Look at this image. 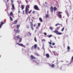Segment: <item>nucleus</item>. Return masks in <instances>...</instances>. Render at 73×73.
I'll return each mask as SVG.
<instances>
[{
    "mask_svg": "<svg viewBox=\"0 0 73 73\" xmlns=\"http://www.w3.org/2000/svg\"><path fill=\"white\" fill-rule=\"evenodd\" d=\"M15 40H18V39H19L20 40H19V42H21V40H22V38H20L19 35L15 36Z\"/></svg>",
    "mask_w": 73,
    "mask_h": 73,
    "instance_id": "obj_1",
    "label": "nucleus"
},
{
    "mask_svg": "<svg viewBox=\"0 0 73 73\" xmlns=\"http://www.w3.org/2000/svg\"><path fill=\"white\" fill-rule=\"evenodd\" d=\"M58 14L57 16H58V18H62V16L61 15V13H62V12H57Z\"/></svg>",
    "mask_w": 73,
    "mask_h": 73,
    "instance_id": "obj_2",
    "label": "nucleus"
},
{
    "mask_svg": "<svg viewBox=\"0 0 73 73\" xmlns=\"http://www.w3.org/2000/svg\"><path fill=\"white\" fill-rule=\"evenodd\" d=\"M29 5H27L25 10V12L26 13H27L29 11Z\"/></svg>",
    "mask_w": 73,
    "mask_h": 73,
    "instance_id": "obj_3",
    "label": "nucleus"
},
{
    "mask_svg": "<svg viewBox=\"0 0 73 73\" xmlns=\"http://www.w3.org/2000/svg\"><path fill=\"white\" fill-rule=\"evenodd\" d=\"M34 8L35 9V10H37V11H40V9L39 8H38V6L37 5H35Z\"/></svg>",
    "mask_w": 73,
    "mask_h": 73,
    "instance_id": "obj_4",
    "label": "nucleus"
},
{
    "mask_svg": "<svg viewBox=\"0 0 73 73\" xmlns=\"http://www.w3.org/2000/svg\"><path fill=\"white\" fill-rule=\"evenodd\" d=\"M54 33H56L57 35H62V33L58 32V31H56L53 32Z\"/></svg>",
    "mask_w": 73,
    "mask_h": 73,
    "instance_id": "obj_5",
    "label": "nucleus"
},
{
    "mask_svg": "<svg viewBox=\"0 0 73 73\" xmlns=\"http://www.w3.org/2000/svg\"><path fill=\"white\" fill-rule=\"evenodd\" d=\"M37 44H35L34 46H33L32 47H31V49H33V47H34V49H36V48H37Z\"/></svg>",
    "mask_w": 73,
    "mask_h": 73,
    "instance_id": "obj_6",
    "label": "nucleus"
},
{
    "mask_svg": "<svg viewBox=\"0 0 73 73\" xmlns=\"http://www.w3.org/2000/svg\"><path fill=\"white\" fill-rule=\"evenodd\" d=\"M17 44H18V45H19L20 46H21L22 47H24V48H25V46L22 44H20L18 43H17Z\"/></svg>",
    "mask_w": 73,
    "mask_h": 73,
    "instance_id": "obj_7",
    "label": "nucleus"
},
{
    "mask_svg": "<svg viewBox=\"0 0 73 73\" xmlns=\"http://www.w3.org/2000/svg\"><path fill=\"white\" fill-rule=\"evenodd\" d=\"M14 32H15L16 33H19V32H20V30L19 29H17L16 30V29H14Z\"/></svg>",
    "mask_w": 73,
    "mask_h": 73,
    "instance_id": "obj_8",
    "label": "nucleus"
},
{
    "mask_svg": "<svg viewBox=\"0 0 73 73\" xmlns=\"http://www.w3.org/2000/svg\"><path fill=\"white\" fill-rule=\"evenodd\" d=\"M54 56H58V54L56 52V51H52Z\"/></svg>",
    "mask_w": 73,
    "mask_h": 73,
    "instance_id": "obj_9",
    "label": "nucleus"
},
{
    "mask_svg": "<svg viewBox=\"0 0 73 73\" xmlns=\"http://www.w3.org/2000/svg\"><path fill=\"white\" fill-rule=\"evenodd\" d=\"M50 11L52 13L53 12V6H51L50 8Z\"/></svg>",
    "mask_w": 73,
    "mask_h": 73,
    "instance_id": "obj_10",
    "label": "nucleus"
},
{
    "mask_svg": "<svg viewBox=\"0 0 73 73\" xmlns=\"http://www.w3.org/2000/svg\"><path fill=\"white\" fill-rule=\"evenodd\" d=\"M17 23V20H16L15 21L13 22L12 23L13 24H16Z\"/></svg>",
    "mask_w": 73,
    "mask_h": 73,
    "instance_id": "obj_11",
    "label": "nucleus"
},
{
    "mask_svg": "<svg viewBox=\"0 0 73 73\" xmlns=\"http://www.w3.org/2000/svg\"><path fill=\"white\" fill-rule=\"evenodd\" d=\"M10 15L11 16H12V17H14V16H13V12H11L10 13Z\"/></svg>",
    "mask_w": 73,
    "mask_h": 73,
    "instance_id": "obj_12",
    "label": "nucleus"
},
{
    "mask_svg": "<svg viewBox=\"0 0 73 73\" xmlns=\"http://www.w3.org/2000/svg\"><path fill=\"white\" fill-rule=\"evenodd\" d=\"M31 58H32V59H36V58L34 56L32 55H31L30 56Z\"/></svg>",
    "mask_w": 73,
    "mask_h": 73,
    "instance_id": "obj_13",
    "label": "nucleus"
},
{
    "mask_svg": "<svg viewBox=\"0 0 73 73\" xmlns=\"http://www.w3.org/2000/svg\"><path fill=\"white\" fill-rule=\"evenodd\" d=\"M24 7H25V6H24V5H21V8L22 10H23V9H24Z\"/></svg>",
    "mask_w": 73,
    "mask_h": 73,
    "instance_id": "obj_14",
    "label": "nucleus"
},
{
    "mask_svg": "<svg viewBox=\"0 0 73 73\" xmlns=\"http://www.w3.org/2000/svg\"><path fill=\"white\" fill-rule=\"evenodd\" d=\"M15 6L14 4H13L12 5V8H11V9L13 10V9H15Z\"/></svg>",
    "mask_w": 73,
    "mask_h": 73,
    "instance_id": "obj_15",
    "label": "nucleus"
},
{
    "mask_svg": "<svg viewBox=\"0 0 73 73\" xmlns=\"http://www.w3.org/2000/svg\"><path fill=\"white\" fill-rule=\"evenodd\" d=\"M46 56L47 58H48L49 57V55L48 54H46Z\"/></svg>",
    "mask_w": 73,
    "mask_h": 73,
    "instance_id": "obj_16",
    "label": "nucleus"
},
{
    "mask_svg": "<svg viewBox=\"0 0 73 73\" xmlns=\"http://www.w3.org/2000/svg\"><path fill=\"white\" fill-rule=\"evenodd\" d=\"M39 20L40 22H42V21H43L42 20V18H39Z\"/></svg>",
    "mask_w": 73,
    "mask_h": 73,
    "instance_id": "obj_17",
    "label": "nucleus"
},
{
    "mask_svg": "<svg viewBox=\"0 0 73 73\" xmlns=\"http://www.w3.org/2000/svg\"><path fill=\"white\" fill-rule=\"evenodd\" d=\"M9 18L10 19V20L11 21H13V18L11 17H9Z\"/></svg>",
    "mask_w": 73,
    "mask_h": 73,
    "instance_id": "obj_18",
    "label": "nucleus"
},
{
    "mask_svg": "<svg viewBox=\"0 0 73 73\" xmlns=\"http://www.w3.org/2000/svg\"><path fill=\"white\" fill-rule=\"evenodd\" d=\"M17 29H19V27H20V25H16Z\"/></svg>",
    "mask_w": 73,
    "mask_h": 73,
    "instance_id": "obj_19",
    "label": "nucleus"
},
{
    "mask_svg": "<svg viewBox=\"0 0 73 73\" xmlns=\"http://www.w3.org/2000/svg\"><path fill=\"white\" fill-rule=\"evenodd\" d=\"M51 66L52 68H53L55 66V65H54V64H52L51 65Z\"/></svg>",
    "mask_w": 73,
    "mask_h": 73,
    "instance_id": "obj_20",
    "label": "nucleus"
},
{
    "mask_svg": "<svg viewBox=\"0 0 73 73\" xmlns=\"http://www.w3.org/2000/svg\"><path fill=\"white\" fill-rule=\"evenodd\" d=\"M31 27H33V22H30Z\"/></svg>",
    "mask_w": 73,
    "mask_h": 73,
    "instance_id": "obj_21",
    "label": "nucleus"
},
{
    "mask_svg": "<svg viewBox=\"0 0 73 73\" xmlns=\"http://www.w3.org/2000/svg\"><path fill=\"white\" fill-rule=\"evenodd\" d=\"M60 26L57 27L56 28V29L57 30H58V29H60Z\"/></svg>",
    "mask_w": 73,
    "mask_h": 73,
    "instance_id": "obj_22",
    "label": "nucleus"
},
{
    "mask_svg": "<svg viewBox=\"0 0 73 73\" xmlns=\"http://www.w3.org/2000/svg\"><path fill=\"white\" fill-rule=\"evenodd\" d=\"M57 8H56V7H54V11H56V10H57Z\"/></svg>",
    "mask_w": 73,
    "mask_h": 73,
    "instance_id": "obj_23",
    "label": "nucleus"
},
{
    "mask_svg": "<svg viewBox=\"0 0 73 73\" xmlns=\"http://www.w3.org/2000/svg\"><path fill=\"white\" fill-rule=\"evenodd\" d=\"M34 40L35 42H37V39H36V37H35L34 38Z\"/></svg>",
    "mask_w": 73,
    "mask_h": 73,
    "instance_id": "obj_24",
    "label": "nucleus"
},
{
    "mask_svg": "<svg viewBox=\"0 0 73 73\" xmlns=\"http://www.w3.org/2000/svg\"><path fill=\"white\" fill-rule=\"evenodd\" d=\"M40 60H38L37 62H35V63H36V64H37V63H40Z\"/></svg>",
    "mask_w": 73,
    "mask_h": 73,
    "instance_id": "obj_25",
    "label": "nucleus"
},
{
    "mask_svg": "<svg viewBox=\"0 0 73 73\" xmlns=\"http://www.w3.org/2000/svg\"><path fill=\"white\" fill-rule=\"evenodd\" d=\"M48 16H49L48 15H46L45 16L46 19L48 17Z\"/></svg>",
    "mask_w": 73,
    "mask_h": 73,
    "instance_id": "obj_26",
    "label": "nucleus"
},
{
    "mask_svg": "<svg viewBox=\"0 0 73 73\" xmlns=\"http://www.w3.org/2000/svg\"><path fill=\"white\" fill-rule=\"evenodd\" d=\"M50 29H51V30H53V28L52 27L50 26Z\"/></svg>",
    "mask_w": 73,
    "mask_h": 73,
    "instance_id": "obj_27",
    "label": "nucleus"
},
{
    "mask_svg": "<svg viewBox=\"0 0 73 73\" xmlns=\"http://www.w3.org/2000/svg\"><path fill=\"white\" fill-rule=\"evenodd\" d=\"M35 54H36V56H40V55L38 54H36V53H35Z\"/></svg>",
    "mask_w": 73,
    "mask_h": 73,
    "instance_id": "obj_28",
    "label": "nucleus"
},
{
    "mask_svg": "<svg viewBox=\"0 0 73 73\" xmlns=\"http://www.w3.org/2000/svg\"><path fill=\"white\" fill-rule=\"evenodd\" d=\"M0 24H1L0 25H1L2 26L4 24V22H0Z\"/></svg>",
    "mask_w": 73,
    "mask_h": 73,
    "instance_id": "obj_29",
    "label": "nucleus"
},
{
    "mask_svg": "<svg viewBox=\"0 0 73 73\" xmlns=\"http://www.w3.org/2000/svg\"><path fill=\"white\" fill-rule=\"evenodd\" d=\"M64 28H65V27H64L63 28H62V29L61 30V31H62V32L63 31H64Z\"/></svg>",
    "mask_w": 73,
    "mask_h": 73,
    "instance_id": "obj_30",
    "label": "nucleus"
},
{
    "mask_svg": "<svg viewBox=\"0 0 73 73\" xmlns=\"http://www.w3.org/2000/svg\"><path fill=\"white\" fill-rule=\"evenodd\" d=\"M52 35H49L48 36V37H49V38L50 37H52Z\"/></svg>",
    "mask_w": 73,
    "mask_h": 73,
    "instance_id": "obj_31",
    "label": "nucleus"
},
{
    "mask_svg": "<svg viewBox=\"0 0 73 73\" xmlns=\"http://www.w3.org/2000/svg\"><path fill=\"white\" fill-rule=\"evenodd\" d=\"M73 62V60L72 59H71L70 60V64H71L72 62Z\"/></svg>",
    "mask_w": 73,
    "mask_h": 73,
    "instance_id": "obj_32",
    "label": "nucleus"
},
{
    "mask_svg": "<svg viewBox=\"0 0 73 73\" xmlns=\"http://www.w3.org/2000/svg\"><path fill=\"white\" fill-rule=\"evenodd\" d=\"M31 29H32L33 31V26H31Z\"/></svg>",
    "mask_w": 73,
    "mask_h": 73,
    "instance_id": "obj_33",
    "label": "nucleus"
},
{
    "mask_svg": "<svg viewBox=\"0 0 73 73\" xmlns=\"http://www.w3.org/2000/svg\"><path fill=\"white\" fill-rule=\"evenodd\" d=\"M67 49H68V50H69V49H70V47H69V46H68Z\"/></svg>",
    "mask_w": 73,
    "mask_h": 73,
    "instance_id": "obj_34",
    "label": "nucleus"
},
{
    "mask_svg": "<svg viewBox=\"0 0 73 73\" xmlns=\"http://www.w3.org/2000/svg\"><path fill=\"white\" fill-rule=\"evenodd\" d=\"M44 34L45 36H46V35H47V34H46V33H44Z\"/></svg>",
    "mask_w": 73,
    "mask_h": 73,
    "instance_id": "obj_35",
    "label": "nucleus"
},
{
    "mask_svg": "<svg viewBox=\"0 0 73 73\" xmlns=\"http://www.w3.org/2000/svg\"><path fill=\"white\" fill-rule=\"evenodd\" d=\"M42 41H45V40L44 39H42Z\"/></svg>",
    "mask_w": 73,
    "mask_h": 73,
    "instance_id": "obj_36",
    "label": "nucleus"
},
{
    "mask_svg": "<svg viewBox=\"0 0 73 73\" xmlns=\"http://www.w3.org/2000/svg\"><path fill=\"white\" fill-rule=\"evenodd\" d=\"M38 27H40V23H38Z\"/></svg>",
    "mask_w": 73,
    "mask_h": 73,
    "instance_id": "obj_37",
    "label": "nucleus"
},
{
    "mask_svg": "<svg viewBox=\"0 0 73 73\" xmlns=\"http://www.w3.org/2000/svg\"><path fill=\"white\" fill-rule=\"evenodd\" d=\"M31 12H32V10H30L29 12V13L30 14L31 13Z\"/></svg>",
    "mask_w": 73,
    "mask_h": 73,
    "instance_id": "obj_38",
    "label": "nucleus"
},
{
    "mask_svg": "<svg viewBox=\"0 0 73 73\" xmlns=\"http://www.w3.org/2000/svg\"><path fill=\"white\" fill-rule=\"evenodd\" d=\"M52 45H55V43H52Z\"/></svg>",
    "mask_w": 73,
    "mask_h": 73,
    "instance_id": "obj_39",
    "label": "nucleus"
},
{
    "mask_svg": "<svg viewBox=\"0 0 73 73\" xmlns=\"http://www.w3.org/2000/svg\"><path fill=\"white\" fill-rule=\"evenodd\" d=\"M59 25V23H57L55 25V26H57V25Z\"/></svg>",
    "mask_w": 73,
    "mask_h": 73,
    "instance_id": "obj_40",
    "label": "nucleus"
},
{
    "mask_svg": "<svg viewBox=\"0 0 73 73\" xmlns=\"http://www.w3.org/2000/svg\"><path fill=\"white\" fill-rule=\"evenodd\" d=\"M50 48H53V47L52 45H50Z\"/></svg>",
    "mask_w": 73,
    "mask_h": 73,
    "instance_id": "obj_41",
    "label": "nucleus"
},
{
    "mask_svg": "<svg viewBox=\"0 0 73 73\" xmlns=\"http://www.w3.org/2000/svg\"><path fill=\"white\" fill-rule=\"evenodd\" d=\"M48 43H49V44H50V45H51V44H52V43L51 42H48Z\"/></svg>",
    "mask_w": 73,
    "mask_h": 73,
    "instance_id": "obj_42",
    "label": "nucleus"
},
{
    "mask_svg": "<svg viewBox=\"0 0 73 73\" xmlns=\"http://www.w3.org/2000/svg\"><path fill=\"white\" fill-rule=\"evenodd\" d=\"M35 13V11H33L32 13H33V14H34Z\"/></svg>",
    "mask_w": 73,
    "mask_h": 73,
    "instance_id": "obj_43",
    "label": "nucleus"
},
{
    "mask_svg": "<svg viewBox=\"0 0 73 73\" xmlns=\"http://www.w3.org/2000/svg\"><path fill=\"white\" fill-rule=\"evenodd\" d=\"M18 13H20V9H19Z\"/></svg>",
    "mask_w": 73,
    "mask_h": 73,
    "instance_id": "obj_44",
    "label": "nucleus"
},
{
    "mask_svg": "<svg viewBox=\"0 0 73 73\" xmlns=\"http://www.w3.org/2000/svg\"><path fill=\"white\" fill-rule=\"evenodd\" d=\"M24 12H25V11L24 10L23 11V14H24Z\"/></svg>",
    "mask_w": 73,
    "mask_h": 73,
    "instance_id": "obj_45",
    "label": "nucleus"
},
{
    "mask_svg": "<svg viewBox=\"0 0 73 73\" xmlns=\"http://www.w3.org/2000/svg\"><path fill=\"white\" fill-rule=\"evenodd\" d=\"M2 27V25H0V28H1Z\"/></svg>",
    "mask_w": 73,
    "mask_h": 73,
    "instance_id": "obj_46",
    "label": "nucleus"
},
{
    "mask_svg": "<svg viewBox=\"0 0 73 73\" xmlns=\"http://www.w3.org/2000/svg\"><path fill=\"white\" fill-rule=\"evenodd\" d=\"M37 49H38V50H40V48L38 47Z\"/></svg>",
    "mask_w": 73,
    "mask_h": 73,
    "instance_id": "obj_47",
    "label": "nucleus"
},
{
    "mask_svg": "<svg viewBox=\"0 0 73 73\" xmlns=\"http://www.w3.org/2000/svg\"><path fill=\"white\" fill-rule=\"evenodd\" d=\"M34 27H36V24H35L34 25Z\"/></svg>",
    "mask_w": 73,
    "mask_h": 73,
    "instance_id": "obj_48",
    "label": "nucleus"
},
{
    "mask_svg": "<svg viewBox=\"0 0 73 73\" xmlns=\"http://www.w3.org/2000/svg\"><path fill=\"white\" fill-rule=\"evenodd\" d=\"M71 60H73V56L72 57Z\"/></svg>",
    "mask_w": 73,
    "mask_h": 73,
    "instance_id": "obj_49",
    "label": "nucleus"
},
{
    "mask_svg": "<svg viewBox=\"0 0 73 73\" xmlns=\"http://www.w3.org/2000/svg\"><path fill=\"white\" fill-rule=\"evenodd\" d=\"M67 16L68 17L69 16V14H67Z\"/></svg>",
    "mask_w": 73,
    "mask_h": 73,
    "instance_id": "obj_50",
    "label": "nucleus"
},
{
    "mask_svg": "<svg viewBox=\"0 0 73 73\" xmlns=\"http://www.w3.org/2000/svg\"><path fill=\"white\" fill-rule=\"evenodd\" d=\"M31 20H32V22L33 23V19H31Z\"/></svg>",
    "mask_w": 73,
    "mask_h": 73,
    "instance_id": "obj_51",
    "label": "nucleus"
},
{
    "mask_svg": "<svg viewBox=\"0 0 73 73\" xmlns=\"http://www.w3.org/2000/svg\"><path fill=\"white\" fill-rule=\"evenodd\" d=\"M9 0H7V2H8V1H9Z\"/></svg>",
    "mask_w": 73,
    "mask_h": 73,
    "instance_id": "obj_52",
    "label": "nucleus"
},
{
    "mask_svg": "<svg viewBox=\"0 0 73 73\" xmlns=\"http://www.w3.org/2000/svg\"><path fill=\"white\" fill-rule=\"evenodd\" d=\"M29 33L30 35H31V33Z\"/></svg>",
    "mask_w": 73,
    "mask_h": 73,
    "instance_id": "obj_53",
    "label": "nucleus"
},
{
    "mask_svg": "<svg viewBox=\"0 0 73 73\" xmlns=\"http://www.w3.org/2000/svg\"><path fill=\"white\" fill-rule=\"evenodd\" d=\"M51 65V64H49V65L50 66V65Z\"/></svg>",
    "mask_w": 73,
    "mask_h": 73,
    "instance_id": "obj_54",
    "label": "nucleus"
},
{
    "mask_svg": "<svg viewBox=\"0 0 73 73\" xmlns=\"http://www.w3.org/2000/svg\"><path fill=\"white\" fill-rule=\"evenodd\" d=\"M66 14L67 15L68 14V12H66Z\"/></svg>",
    "mask_w": 73,
    "mask_h": 73,
    "instance_id": "obj_55",
    "label": "nucleus"
},
{
    "mask_svg": "<svg viewBox=\"0 0 73 73\" xmlns=\"http://www.w3.org/2000/svg\"><path fill=\"white\" fill-rule=\"evenodd\" d=\"M45 4H47V3H46V2H45Z\"/></svg>",
    "mask_w": 73,
    "mask_h": 73,
    "instance_id": "obj_56",
    "label": "nucleus"
},
{
    "mask_svg": "<svg viewBox=\"0 0 73 73\" xmlns=\"http://www.w3.org/2000/svg\"><path fill=\"white\" fill-rule=\"evenodd\" d=\"M65 44H63V45H64H64H65Z\"/></svg>",
    "mask_w": 73,
    "mask_h": 73,
    "instance_id": "obj_57",
    "label": "nucleus"
},
{
    "mask_svg": "<svg viewBox=\"0 0 73 73\" xmlns=\"http://www.w3.org/2000/svg\"><path fill=\"white\" fill-rule=\"evenodd\" d=\"M38 64H39V63Z\"/></svg>",
    "mask_w": 73,
    "mask_h": 73,
    "instance_id": "obj_58",
    "label": "nucleus"
},
{
    "mask_svg": "<svg viewBox=\"0 0 73 73\" xmlns=\"http://www.w3.org/2000/svg\"><path fill=\"white\" fill-rule=\"evenodd\" d=\"M1 57V56H0V57Z\"/></svg>",
    "mask_w": 73,
    "mask_h": 73,
    "instance_id": "obj_59",
    "label": "nucleus"
},
{
    "mask_svg": "<svg viewBox=\"0 0 73 73\" xmlns=\"http://www.w3.org/2000/svg\"><path fill=\"white\" fill-rule=\"evenodd\" d=\"M27 28H28V27H27Z\"/></svg>",
    "mask_w": 73,
    "mask_h": 73,
    "instance_id": "obj_60",
    "label": "nucleus"
}]
</instances>
